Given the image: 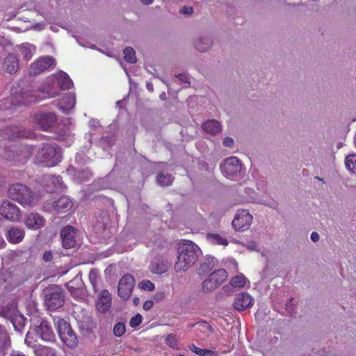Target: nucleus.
Segmentation results:
<instances>
[{"mask_svg":"<svg viewBox=\"0 0 356 356\" xmlns=\"http://www.w3.org/2000/svg\"><path fill=\"white\" fill-rule=\"evenodd\" d=\"M90 278L92 279V271H90Z\"/></svg>","mask_w":356,"mask_h":356,"instance_id":"obj_63","label":"nucleus"},{"mask_svg":"<svg viewBox=\"0 0 356 356\" xmlns=\"http://www.w3.org/2000/svg\"><path fill=\"white\" fill-rule=\"evenodd\" d=\"M24 223L29 229H39L45 224V219L38 213H28L24 219Z\"/></svg>","mask_w":356,"mask_h":356,"instance_id":"obj_19","label":"nucleus"},{"mask_svg":"<svg viewBox=\"0 0 356 356\" xmlns=\"http://www.w3.org/2000/svg\"><path fill=\"white\" fill-rule=\"evenodd\" d=\"M72 207V202L66 196H62L53 204L54 209L58 212H65Z\"/></svg>","mask_w":356,"mask_h":356,"instance_id":"obj_26","label":"nucleus"},{"mask_svg":"<svg viewBox=\"0 0 356 356\" xmlns=\"http://www.w3.org/2000/svg\"><path fill=\"white\" fill-rule=\"evenodd\" d=\"M18 312L17 305L14 301H11L0 307V317L10 321L13 320V318L17 316Z\"/></svg>","mask_w":356,"mask_h":356,"instance_id":"obj_24","label":"nucleus"},{"mask_svg":"<svg viewBox=\"0 0 356 356\" xmlns=\"http://www.w3.org/2000/svg\"><path fill=\"white\" fill-rule=\"evenodd\" d=\"M56 83L61 90H68L73 86L72 81L65 72H62L59 74Z\"/></svg>","mask_w":356,"mask_h":356,"instance_id":"obj_33","label":"nucleus"},{"mask_svg":"<svg viewBox=\"0 0 356 356\" xmlns=\"http://www.w3.org/2000/svg\"><path fill=\"white\" fill-rule=\"evenodd\" d=\"M11 346V339L6 326L0 324V356H5Z\"/></svg>","mask_w":356,"mask_h":356,"instance_id":"obj_22","label":"nucleus"},{"mask_svg":"<svg viewBox=\"0 0 356 356\" xmlns=\"http://www.w3.org/2000/svg\"><path fill=\"white\" fill-rule=\"evenodd\" d=\"M133 302L136 306L138 305L140 303V298L137 297L134 298L133 300Z\"/></svg>","mask_w":356,"mask_h":356,"instance_id":"obj_58","label":"nucleus"},{"mask_svg":"<svg viewBox=\"0 0 356 356\" xmlns=\"http://www.w3.org/2000/svg\"><path fill=\"white\" fill-rule=\"evenodd\" d=\"M194 12V9L192 6H183L179 10V13L181 15H191Z\"/></svg>","mask_w":356,"mask_h":356,"instance_id":"obj_48","label":"nucleus"},{"mask_svg":"<svg viewBox=\"0 0 356 356\" xmlns=\"http://www.w3.org/2000/svg\"><path fill=\"white\" fill-rule=\"evenodd\" d=\"M153 302L152 300H147L143 304V309L146 311L149 310L153 307Z\"/></svg>","mask_w":356,"mask_h":356,"instance_id":"obj_53","label":"nucleus"},{"mask_svg":"<svg viewBox=\"0 0 356 356\" xmlns=\"http://www.w3.org/2000/svg\"><path fill=\"white\" fill-rule=\"evenodd\" d=\"M33 150V145H25L22 147V152L24 153V156L28 159L32 156Z\"/></svg>","mask_w":356,"mask_h":356,"instance_id":"obj_47","label":"nucleus"},{"mask_svg":"<svg viewBox=\"0 0 356 356\" xmlns=\"http://www.w3.org/2000/svg\"><path fill=\"white\" fill-rule=\"evenodd\" d=\"M31 323L36 336L42 341L47 342H54L56 341V336L48 321L44 318H34L31 319Z\"/></svg>","mask_w":356,"mask_h":356,"instance_id":"obj_6","label":"nucleus"},{"mask_svg":"<svg viewBox=\"0 0 356 356\" xmlns=\"http://www.w3.org/2000/svg\"><path fill=\"white\" fill-rule=\"evenodd\" d=\"M146 88L148 90V91L152 92L154 91V86L152 83L147 82Z\"/></svg>","mask_w":356,"mask_h":356,"instance_id":"obj_55","label":"nucleus"},{"mask_svg":"<svg viewBox=\"0 0 356 356\" xmlns=\"http://www.w3.org/2000/svg\"><path fill=\"white\" fill-rule=\"evenodd\" d=\"M140 1L145 5H151L154 0H140Z\"/></svg>","mask_w":356,"mask_h":356,"instance_id":"obj_57","label":"nucleus"},{"mask_svg":"<svg viewBox=\"0 0 356 356\" xmlns=\"http://www.w3.org/2000/svg\"><path fill=\"white\" fill-rule=\"evenodd\" d=\"M75 97L72 95H68L63 99L60 104L59 108L63 112H67L72 109L75 105Z\"/></svg>","mask_w":356,"mask_h":356,"instance_id":"obj_35","label":"nucleus"},{"mask_svg":"<svg viewBox=\"0 0 356 356\" xmlns=\"http://www.w3.org/2000/svg\"><path fill=\"white\" fill-rule=\"evenodd\" d=\"M51 83H54L53 80H47L44 84L41 86L39 88V90L43 93L46 94L47 97L51 98L54 97L58 94V90L57 88L51 86Z\"/></svg>","mask_w":356,"mask_h":356,"instance_id":"obj_31","label":"nucleus"},{"mask_svg":"<svg viewBox=\"0 0 356 356\" xmlns=\"http://www.w3.org/2000/svg\"><path fill=\"white\" fill-rule=\"evenodd\" d=\"M254 300L250 294L241 292L236 295L233 306L237 311H243L253 305Z\"/></svg>","mask_w":356,"mask_h":356,"instance_id":"obj_17","label":"nucleus"},{"mask_svg":"<svg viewBox=\"0 0 356 356\" xmlns=\"http://www.w3.org/2000/svg\"><path fill=\"white\" fill-rule=\"evenodd\" d=\"M55 65V59L52 56L41 57L31 65L30 75H36Z\"/></svg>","mask_w":356,"mask_h":356,"instance_id":"obj_14","label":"nucleus"},{"mask_svg":"<svg viewBox=\"0 0 356 356\" xmlns=\"http://www.w3.org/2000/svg\"><path fill=\"white\" fill-rule=\"evenodd\" d=\"M159 98L161 99V100H165L166 99V94L165 92H162L160 95H159Z\"/></svg>","mask_w":356,"mask_h":356,"instance_id":"obj_60","label":"nucleus"},{"mask_svg":"<svg viewBox=\"0 0 356 356\" xmlns=\"http://www.w3.org/2000/svg\"><path fill=\"white\" fill-rule=\"evenodd\" d=\"M320 239V236L319 234L316 232H313L312 234H311V240L313 241V242H317Z\"/></svg>","mask_w":356,"mask_h":356,"instance_id":"obj_54","label":"nucleus"},{"mask_svg":"<svg viewBox=\"0 0 356 356\" xmlns=\"http://www.w3.org/2000/svg\"><path fill=\"white\" fill-rule=\"evenodd\" d=\"M9 356H26L25 355L20 353H12Z\"/></svg>","mask_w":356,"mask_h":356,"instance_id":"obj_59","label":"nucleus"},{"mask_svg":"<svg viewBox=\"0 0 356 356\" xmlns=\"http://www.w3.org/2000/svg\"><path fill=\"white\" fill-rule=\"evenodd\" d=\"M3 69L10 74H15L19 68V60L15 54H8L3 61Z\"/></svg>","mask_w":356,"mask_h":356,"instance_id":"obj_18","label":"nucleus"},{"mask_svg":"<svg viewBox=\"0 0 356 356\" xmlns=\"http://www.w3.org/2000/svg\"><path fill=\"white\" fill-rule=\"evenodd\" d=\"M56 120V116L54 113H40L35 116V121L38 127L43 131H47L53 127Z\"/></svg>","mask_w":356,"mask_h":356,"instance_id":"obj_16","label":"nucleus"},{"mask_svg":"<svg viewBox=\"0 0 356 356\" xmlns=\"http://www.w3.org/2000/svg\"><path fill=\"white\" fill-rule=\"evenodd\" d=\"M165 293L164 292H158L156 293H155L154 296V300L157 301V302H159V301H161L162 300H163L165 298Z\"/></svg>","mask_w":356,"mask_h":356,"instance_id":"obj_52","label":"nucleus"},{"mask_svg":"<svg viewBox=\"0 0 356 356\" xmlns=\"http://www.w3.org/2000/svg\"><path fill=\"white\" fill-rule=\"evenodd\" d=\"M188 327L195 328L196 336L201 340H207L213 332L212 326L205 321H201L188 325Z\"/></svg>","mask_w":356,"mask_h":356,"instance_id":"obj_15","label":"nucleus"},{"mask_svg":"<svg viewBox=\"0 0 356 356\" xmlns=\"http://www.w3.org/2000/svg\"><path fill=\"white\" fill-rule=\"evenodd\" d=\"M222 145L227 147H232L234 145V140L230 137H226L222 141Z\"/></svg>","mask_w":356,"mask_h":356,"instance_id":"obj_49","label":"nucleus"},{"mask_svg":"<svg viewBox=\"0 0 356 356\" xmlns=\"http://www.w3.org/2000/svg\"><path fill=\"white\" fill-rule=\"evenodd\" d=\"M0 214L10 221H19L22 217L19 208L8 200L0 204Z\"/></svg>","mask_w":356,"mask_h":356,"instance_id":"obj_10","label":"nucleus"},{"mask_svg":"<svg viewBox=\"0 0 356 356\" xmlns=\"http://www.w3.org/2000/svg\"><path fill=\"white\" fill-rule=\"evenodd\" d=\"M124 58L129 63H134L136 62V53L134 49L131 47H127L123 50Z\"/></svg>","mask_w":356,"mask_h":356,"instance_id":"obj_41","label":"nucleus"},{"mask_svg":"<svg viewBox=\"0 0 356 356\" xmlns=\"http://www.w3.org/2000/svg\"><path fill=\"white\" fill-rule=\"evenodd\" d=\"M156 180L160 186H167L171 185L173 181V177L170 174L161 172L158 174Z\"/></svg>","mask_w":356,"mask_h":356,"instance_id":"obj_37","label":"nucleus"},{"mask_svg":"<svg viewBox=\"0 0 356 356\" xmlns=\"http://www.w3.org/2000/svg\"><path fill=\"white\" fill-rule=\"evenodd\" d=\"M216 265L215 258L213 257H207L200 264V267L197 270L199 275H204L210 272L213 269Z\"/></svg>","mask_w":356,"mask_h":356,"instance_id":"obj_29","label":"nucleus"},{"mask_svg":"<svg viewBox=\"0 0 356 356\" xmlns=\"http://www.w3.org/2000/svg\"><path fill=\"white\" fill-rule=\"evenodd\" d=\"M19 51L24 60L29 61L35 54L36 47L35 45L25 42L19 46Z\"/></svg>","mask_w":356,"mask_h":356,"instance_id":"obj_28","label":"nucleus"},{"mask_svg":"<svg viewBox=\"0 0 356 356\" xmlns=\"http://www.w3.org/2000/svg\"><path fill=\"white\" fill-rule=\"evenodd\" d=\"M102 142H108V143H111V140L108 137H103L102 138Z\"/></svg>","mask_w":356,"mask_h":356,"instance_id":"obj_61","label":"nucleus"},{"mask_svg":"<svg viewBox=\"0 0 356 356\" xmlns=\"http://www.w3.org/2000/svg\"><path fill=\"white\" fill-rule=\"evenodd\" d=\"M169 267V262L162 257H154L149 266L151 272L156 274L165 273Z\"/></svg>","mask_w":356,"mask_h":356,"instance_id":"obj_20","label":"nucleus"},{"mask_svg":"<svg viewBox=\"0 0 356 356\" xmlns=\"http://www.w3.org/2000/svg\"><path fill=\"white\" fill-rule=\"evenodd\" d=\"M220 168L225 177L229 179H234L240 174L242 163L237 157L231 156L221 161Z\"/></svg>","mask_w":356,"mask_h":356,"instance_id":"obj_8","label":"nucleus"},{"mask_svg":"<svg viewBox=\"0 0 356 356\" xmlns=\"http://www.w3.org/2000/svg\"><path fill=\"white\" fill-rule=\"evenodd\" d=\"M76 178L80 181H83L86 179H88L90 173L88 169L79 170L76 172Z\"/></svg>","mask_w":356,"mask_h":356,"instance_id":"obj_44","label":"nucleus"},{"mask_svg":"<svg viewBox=\"0 0 356 356\" xmlns=\"http://www.w3.org/2000/svg\"><path fill=\"white\" fill-rule=\"evenodd\" d=\"M82 282L81 278L76 277L73 280L70 281L67 284V288L70 293L74 296H78L79 294V291L81 288Z\"/></svg>","mask_w":356,"mask_h":356,"instance_id":"obj_34","label":"nucleus"},{"mask_svg":"<svg viewBox=\"0 0 356 356\" xmlns=\"http://www.w3.org/2000/svg\"><path fill=\"white\" fill-rule=\"evenodd\" d=\"M253 217L246 209L238 210L232 220V226L236 230L244 231L250 228Z\"/></svg>","mask_w":356,"mask_h":356,"instance_id":"obj_12","label":"nucleus"},{"mask_svg":"<svg viewBox=\"0 0 356 356\" xmlns=\"http://www.w3.org/2000/svg\"><path fill=\"white\" fill-rule=\"evenodd\" d=\"M111 306V296L108 290H103L99 293L97 302V309L101 313H106L108 311Z\"/></svg>","mask_w":356,"mask_h":356,"instance_id":"obj_21","label":"nucleus"},{"mask_svg":"<svg viewBox=\"0 0 356 356\" xmlns=\"http://www.w3.org/2000/svg\"><path fill=\"white\" fill-rule=\"evenodd\" d=\"M16 131H14V134L17 138H28L29 137L31 133L27 132L22 128H15Z\"/></svg>","mask_w":356,"mask_h":356,"instance_id":"obj_46","label":"nucleus"},{"mask_svg":"<svg viewBox=\"0 0 356 356\" xmlns=\"http://www.w3.org/2000/svg\"><path fill=\"white\" fill-rule=\"evenodd\" d=\"M76 231L74 227L70 225H67L60 230V234L64 248L72 249L77 245Z\"/></svg>","mask_w":356,"mask_h":356,"instance_id":"obj_13","label":"nucleus"},{"mask_svg":"<svg viewBox=\"0 0 356 356\" xmlns=\"http://www.w3.org/2000/svg\"><path fill=\"white\" fill-rule=\"evenodd\" d=\"M25 235L24 230L19 227H10L6 234V238L10 243H18L22 241Z\"/></svg>","mask_w":356,"mask_h":356,"instance_id":"obj_25","label":"nucleus"},{"mask_svg":"<svg viewBox=\"0 0 356 356\" xmlns=\"http://www.w3.org/2000/svg\"><path fill=\"white\" fill-rule=\"evenodd\" d=\"M125 325L122 323H118L114 325L113 334L115 337H122L125 332Z\"/></svg>","mask_w":356,"mask_h":356,"instance_id":"obj_42","label":"nucleus"},{"mask_svg":"<svg viewBox=\"0 0 356 356\" xmlns=\"http://www.w3.org/2000/svg\"><path fill=\"white\" fill-rule=\"evenodd\" d=\"M202 127L205 132L211 135H216L218 134L222 129V127L220 122L214 119L209 120L204 122L202 124Z\"/></svg>","mask_w":356,"mask_h":356,"instance_id":"obj_27","label":"nucleus"},{"mask_svg":"<svg viewBox=\"0 0 356 356\" xmlns=\"http://www.w3.org/2000/svg\"><path fill=\"white\" fill-rule=\"evenodd\" d=\"M13 324V326L15 327V330L18 331V332H22V328H23V325H20V326H17L16 324H15V322L13 320L11 321Z\"/></svg>","mask_w":356,"mask_h":356,"instance_id":"obj_56","label":"nucleus"},{"mask_svg":"<svg viewBox=\"0 0 356 356\" xmlns=\"http://www.w3.org/2000/svg\"><path fill=\"white\" fill-rule=\"evenodd\" d=\"M35 158L41 163L49 162V166H54L61 161V156L56 147L49 143L42 145V147L38 149Z\"/></svg>","mask_w":356,"mask_h":356,"instance_id":"obj_7","label":"nucleus"},{"mask_svg":"<svg viewBox=\"0 0 356 356\" xmlns=\"http://www.w3.org/2000/svg\"><path fill=\"white\" fill-rule=\"evenodd\" d=\"M34 353L35 356H57L56 349L40 344L35 346Z\"/></svg>","mask_w":356,"mask_h":356,"instance_id":"obj_32","label":"nucleus"},{"mask_svg":"<svg viewBox=\"0 0 356 356\" xmlns=\"http://www.w3.org/2000/svg\"><path fill=\"white\" fill-rule=\"evenodd\" d=\"M142 316L139 314H136V316H133L130 320V326L131 327H136L138 326L141 322H142Z\"/></svg>","mask_w":356,"mask_h":356,"instance_id":"obj_45","label":"nucleus"},{"mask_svg":"<svg viewBox=\"0 0 356 356\" xmlns=\"http://www.w3.org/2000/svg\"><path fill=\"white\" fill-rule=\"evenodd\" d=\"M43 179L48 187V190L51 192L65 188L64 182L60 176L46 175Z\"/></svg>","mask_w":356,"mask_h":356,"instance_id":"obj_23","label":"nucleus"},{"mask_svg":"<svg viewBox=\"0 0 356 356\" xmlns=\"http://www.w3.org/2000/svg\"><path fill=\"white\" fill-rule=\"evenodd\" d=\"M52 258H53V255H52L51 252L46 251L44 252L43 257H42V259H44V261H45L47 262L51 261L52 260Z\"/></svg>","mask_w":356,"mask_h":356,"instance_id":"obj_51","label":"nucleus"},{"mask_svg":"<svg viewBox=\"0 0 356 356\" xmlns=\"http://www.w3.org/2000/svg\"><path fill=\"white\" fill-rule=\"evenodd\" d=\"M8 195L22 205L30 206L33 201L34 193L27 186L15 183L8 187Z\"/></svg>","mask_w":356,"mask_h":356,"instance_id":"obj_2","label":"nucleus"},{"mask_svg":"<svg viewBox=\"0 0 356 356\" xmlns=\"http://www.w3.org/2000/svg\"><path fill=\"white\" fill-rule=\"evenodd\" d=\"M138 287L142 290L153 291L155 289L154 284L149 280H143L138 284Z\"/></svg>","mask_w":356,"mask_h":356,"instance_id":"obj_43","label":"nucleus"},{"mask_svg":"<svg viewBox=\"0 0 356 356\" xmlns=\"http://www.w3.org/2000/svg\"><path fill=\"white\" fill-rule=\"evenodd\" d=\"M44 302L49 310H56L65 302L64 291L59 286L54 285L45 291Z\"/></svg>","mask_w":356,"mask_h":356,"instance_id":"obj_4","label":"nucleus"},{"mask_svg":"<svg viewBox=\"0 0 356 356\" xmlns=\"http://www.w3.org/2000/svg\"><path fill=\"white\" fill-rule=\"evenodd\" d=\"M199 248L191 241H183L177 248V261L175 264L177 272L186 270L197 260Z\"/></svg>","mask_w":356,"mask_h":356,"instance_id":"obj_1","label":"nucleus"},{"mask_svg":"<svg viewBox=\"0 0 356 356\" xmlns=\"http://www.w3.org/2000/svg\"><path fill=\"white\" fill-rule=\"evenodd\" d=\"M189 348L191 351L195 353V354L200 356H216V353L209 349H202L200 348L197 347L195 345L192 344L189 346Z\"/></svg>","mask_w":356,"mask_h":356,"instance_id":"obj_40","label":"nucleus"},{"mask_svg":"<svg viewBox=\"0 0 356 356\" xmlns=\"http://www.w3.org/2000/svg\"><path fill=\"white\" fill-rule=\"evenodd\" d=\"M206 238L212 244L227 246L229 243L226 238H222L218 234L208 233Z\"/></svg>","mask_w":356,"mask_h":356,"instance_id":"obj_36","label":"nucleus"},{"mask_svg":"<svg viewBox=\"0 0 356 356\" xmlns=\"http://www.w3.org/2000/svg\"><path fill=\"white\" fill-rule=\"evenodd\" d=\"M246 277L243 274L237 275L233 277L229 282V284L233 287L243 288L246 284Z\"/></svg>","mask_w":356,"mask_h":356,"instance_id":"obj_38","label":"nucleus"},{"mask_svg":"<svg viewBox=\"0 0 356 356\" xmlns=\"http://www.w3.org/2000/svg\"><path fill=\"white\" fill-rule=\"evenodd\" d=\"M135 279L130 274L124 275L119 281L118 293L122 300H128L132 294Z\"/></svg>","mask_w":356,"mask_h":356,"instance_id":"obj_11","label":"nucleus"},{"mask_svg":"<svg viewBox=\"0 0 356 356\" xmlns=\"http://www.w3.org/2000/svg\"><path fill=\"white\" fill-rule=\"evenodd\" d=\"M176 81L189 84L188 79L185 75L181 74L176 76Z\"/></svg>","mask_w":356,"mask_h":356,"instance_id":"obj_50","label":"nucleus"},{"mask_svg":"<svg viewBox=\"0 0 356 356\" xmlns=\"http://www.w3.org/2000/svg\"><path fill=\"white\" fill-rule=\"evenodd\" d=\"M227 278V273L220 268L213 271L202 284L204 292H211L219 287Z\"/></svg>","mask_w":356,"mask_h":356,"instance_id":"obj_9","label":"nucleus"},{"mask_svg":"<svg viewBox=\"0 0 356 356\" xmlns=\"http://www.w3.org/2000/svg\"><path fill=\"white\" fill-rule=\"evenodd\" d=\"M213 42L209 37H201L195 42V49L201 52L207 51L211 49Z\"/></svg>","mask_w":356,"mask_h":356,"instance_id":"obj_30","label":"nucleus"},{"mask_svg":"<svg viewBox=\"0 0 356 356\" xmlns=\"http://www.w3.org/2000/svg\"><path fill=\"white\" fill-rule=\"evenodd\" d=\"M54 323L57 327L62 341L70 348L76 347L79 340L70 324L62 318H58L57 321L54 320Z\"/></svg>","mask_w":356,"mask_h":356,"instance_id":"obj_5","label":"nucleus"},{"mask_svg":"<svg viewBox=\"0 0 356 356\" xmlns=\"http://www.w3.org/2000/svg\"><path fill=\"white\" fill-rule=\"evenodd\" d=\"M346 168L355 174H356V154L348 155L345 159Z\"/></svg>","mask_w":356,"mask_h":356,"instance_id":"obj_39","label":"nucleus"},{"mask_svg":"<svg viewBox=\"0 0 356 356\" xmlns=\"http://www.w3.org/2000/svg\"><path fill=\"white\" fill-rule=\"evenodd\" d=\"M316 179H317L318 180H319V181H323V182L324 183V181H323V178H321V177H318V176H316Z\"/></svg>","mask_w":356,"mask_h":356,"instance_id":"obj_62","label":"nucleus"},{"mask_svg":"<svg viewBox=\"0 0 356 356\" xmlns=\"http://www.w3.org/2000/svg\"><path fill=\"white\" fill-rule=\"evenodd\" d=\"M10 96L12 104L15 106L25 105L38 100L36 91L21 88L19 83L13 86Z\"/></svg>","mask_w":356,"mask_h":356,"instance_id":"obj_3","label":"nucleus"}]
</instances>
